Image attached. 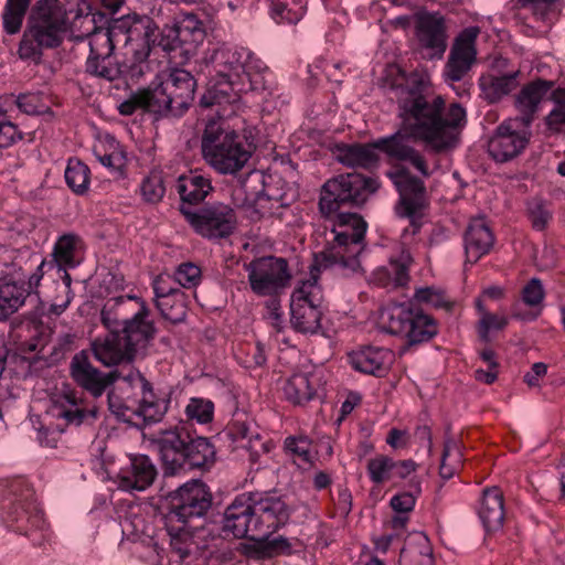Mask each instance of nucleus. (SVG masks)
Segmentation results:
<instances>
[{"label":"nucleus","instance_id":"43","mask_svg":"<svg viewBox=\"0 0 565 565\" xmlns=\"http://www.w3.org/2000/svg\"><path fill=\"white\" fill-rule=\"evenodd\" d=\"M156 307L164 320L172 324L181 323L188 313V296L182 290L174 291V294L157 300Z\"/></svg>","mask_w":565,"mask_h":565},{"label":"nucleus","instance_id":"3","mask_svg":"<svg viewBox=\"0 0 565 565\" xmlns=\"http://www.w3.org/2000/svg\"><path fill=\"white\" fill-rule=\"evenodd\" d=\"M146 301L137 296L117 297L100 313L103 324L119 337L128 359L143 354L156 337L157 328Z\"/></svg>","mask_w":565,"mask_h":565},{"label":"nucleus","instance_id":"22","mask_svg":"<svg viewBox=\"0 0 565 565\" xmlns=\"http://www.w3.org/2000/svg\"><path fill=\"white\" fill-rule=\"evenodd\" d=\"M250 492L237 495L225 509L223 531L237 539L260 536Z\"/></svg>","mask_w":565,"mask_h":565},{"label":"nucleus","instance_id":"18","mask_svg":"<svg viewBox=\"0 0 565 565\" xmlns=\"http://www.w3.org/2000/svg\"><path fill=\"white\" fill-rule=\"evenodd\" d=\"M417 52L426 61L441 60L447 50V26L439 13H423L415 25Z\"/></svg>","mask_w":565,"mask_h":565},{"label":"nucleus","instance_id":"61","mask_svg":"<svg viewBox=\"0 0 565 565\" xmlns=\"http://www.w3.org/2000/svg\"><path fill=\"white\" fill-rule=\"evenodd\" d=\"M121 531L127 536L145 534L148 529L146 520L134 509H130L120 521Z\"/></svg>","mask_w":565,"mask_h":565},{"label":"nucleus","instance_id":"59","mask_svg":"<svg viewBox=\"0 0 565 565\" xmlns=\"http://www.w3.org/2000/svg\"><path fill=\"white\" fill-rule=\"evenodd\" d=\"M174 280L184 288H192L201 281V268L193 263H183L174 271Z\"/></svg>","mask_w":565,"mask_h":565},{"label":"nucleus","instance_id":"45","mask_svg":"<svg viewBox=\"0 0 565 565\" xmlns=\"http://www.w3.org/2000/svg\"><path fill=\"white\" fill-rule=\"evenodd\" d=\"M31 1L32 0H7L2 12V23L8 34H15L21 30Z\"/></svg>","mask_w":565,"mask_h":565},{"label":"nucleus","instance_id":"36","mask_svg":"<svg viewBox=\"0 0 565 565\" xmlns=\"http://www.w3.org/2000/svg\"><path fill=\"white\" fill-rule=\"evenodd\" d=\"M478 515L487 533L502 529L505 515L503 494L497 487L483 490Z\"/></svg>","mask_w":565,"mask_h":565},{"label":"nucleus","instance_id":"44","mask_svg":"<svg viewBox=\"0 0 565 565\" xmlns=\"http://www.w3.org/2000/svg\"><path fill=\"white\" fill-rule=\"evenodd\" d=\"M93 352L96 360L106 366L117 365L124 360L130 361L120 338L115 334H113V338H107L104 341L95 340L93 342Z\"/></svg>","mask_w":565,"mask_h":565},{"label":"nucleus","instance_id":"63","mask_svg":"<svg viewBox=\"0 0 565 565\" xmlns=\"http://www.w3.org/2000/svg\"><path fill=\"white\" fill-rule=\"evenodd\" d=\"M20 110L28 115H46L51 114L49 106L41 102V97L35 94L20 95L17 99Z\"/></svg>","mask_w":565,"mask_h":565},{"label":"nucleus","instance_id":"6","mask_svg":"<svg viewBox=\"0 0 565 565\" xmlns=\"http://www.w3.org/2000/svg\"><path fill=\"white\" fill-rule=\"evenodd\" d=\"M68 30V15L61 0H36L31 7L19 45L21 58L39 60L44 50L58 47Z\"/></svg>","mask_w":565,"mask_h":565},{"label":"nucleus","instance_id":"31","mask_svg":"<svg viewBox=\"0 0 565 565\" xmlns=\"http://www.w3.org/2000/svg\"><path fill=\"white\" fill-rule=\"evenodd\" d=\"M162 85L172 102L173 116L182 115L194 98L196 79L189 71L175 68Z\"/></svg>","mask_w":565,"mask_h":565},{"label":"nucleus","instance_id":"30","mask_svg":"<svg viewBox=\"0 0 565 565\" xmlns=\"http://www.w3.org/2000/svg\"><path fill=\"white\" fill-rule=\"evenodd\" d=\"M130 463L118 475V486L126 491H145L158 477V468L147 455H131Z\"/></svg>","mask_w":565,"mask_h":565},{"label":"nucleus","instance_id":"38","mask_svg":"<svg viewBox=\"0 0 565 565\" xmlns=\"http://www.w3.org/2000/svg\"><path fill=\"white\" fill-rule=\"evenodd\" d=\"M0 262L3 267L0 281L26 282L30 275L26 270L33 265V256L28 250L6 249Z\"/></svg>","mask_w":565,"mask_h":565},{"label":"nucleus","instance_id":"24","mask_svg":"<svg viewBox=\"0 0 565 565\" xmlns=\"http://www.w3.org/2000/svg\"><path fill=\"white\" fill-rule=\"evenodd\" d=\"M150 24L151 21L149 19H138L135 20L132 23H129L128 28L126 29V44L136 41L141 35L143 36V39L139 47L134 49L132 61H130L129 63H121V65L124 66L121 77H125L132 82H137L150 72V64L148 62V56L150 54L149 41L150 36L153 33V29H151Z\"/></svg>","mask_w":565,"mask_h":565},{"label":"nucleus","instance_id":"19","mask_svg":"<svg viewBox=\"0 0 565 565\" xmlns=\"http://www.w3.org/2000/svg\"><path fill=\"white\" fill-rule=\"evenodd\" d=\"M250 493L260 536L270 535L288 522L291 509L277 491Z\"/></svg>","mask_w":565,"mask_h":565},{"label":"nucleus","instance_id":"28","mask_svg":"<svg viewBox=\"0 0 565 565\" xmlns=\"http://www.w3.org/2000/svg\"><path fill=\"white\" fill-rule=\"evenodd\" d=\"M137 109L173 116L172 102L162 83L153 88L138 89L118 106L119 113L125 116L132 115Z\"/></svg>","mask_w":565,"mask_h":565},{"label":"nucleus","instance_id":"12","mask_svg":"<svg viewBox=\"0 0 565 565\" xmlns=\"http://www.w3.org/2000/svg\"><path fill=\"white\" fill-rule=\"evenodd\" d=\"M1 519L7 527L24 535L42 526L43 513L36 504L33 489L24 480L17 479L10 484Z\"/></svg>","mask_w":565,"mask_h":565},{"label":"nucleus","instance_id":"37","mask_svg":"<svg viewBox=\"0 0 565 565\" xmlns=\"http://www.w3.org/2000/svg\"><path fill=\"white\" fill-rule=\"evenodd\" d=\"M212 105L211 107H213ZM220 107L216 117L203 119L202 141H235L238 138L236 130L230 125L227 118L235 114L238 104L216 105Z\"/></svg>","mask_w":565,"mask_h":565},{"label":"nucleus","instance_id":"16","mask_svg":"<svg viewBox=\"0 0 565 565\" xmlns=\"http://www.w3.org/2000/svg\"><path fill=\"white\" fill-rule=\"evenodd\" d=\"M250 289L257 296H271L284 289L291 278L284 258L267 256L245 265Z\"/></svg>","mask_w":565,"mask_h":565},{"label":"nucleus","instance_id":"2","mask_svg":"<svg viewBox=\"0 0 565 565\" xmlns=\"http://www.w3.org/2000/svg\"><path fill=\"white\" fill-rule=\"evenodd\" d=\"M401 125L396 134L379 138L376 141H457L466 125V110L459 104H451L443 113L444 100L412 92L399 100Z\"/></svg>","mask_w":565,"mask_h":565},{"label":"nucleus","instance_id":"47","mask_svg":"<svg viewBox=\"0 0 565 565\" xmlns=\"http://www.w3.org/2000/svg\"><path fill=\"white\" fill-rule=\"evenodd\" d=\"M107 402L109 411L122 422L131 423L134 417L142 418L138 409V401L130 399L129 396L122 398L115 392H109Z\"/></svg>","mask_w":565,"mask_h":565},{"label":"nucleus","instance_id":"49","mask_svg":"<svg viewBox=\"0 0 565 565\" xmlns=\"http://www.w3.org/2000/svg\"><path fill=\"white\" fill-rule=\"evenodd\" d=\"M285 449L292 457L294 462L298 467L311 465V441L307 437H287L285 440Z\"/></svg>","mask_w":565,"mask_h":565},{"label":"nucleus","instance_id":"52","mask_svg":"<svg viewBox=\"0 0 565 565\" xmlns=\"http://www.w3.org/2000/svg\"><path fill=\"white\" fill-rule=\"evenodd\" d=\"M460 462V452L454 438H447L444 443L443 456L439 466V475L443 479H450Z\"/></svg>","mask_w":565,"mask_h":565},{"label":"nucleus","instance_id":"64","mask_svg":"<svg viewBox=\"0 0 565 565\" xmlns=\"http://www.w3.org/2000/svg\"><path fill=\"white\" fill-rule=\"evenodd\" d=\"M518 6L529 9L534 15L541 20H545L547 15L556 10L559 0H515Z\"/></svg>","mask_w":565,"mask_h":565},{"label":"nucleus","instance_id":"7","mask_svg":"<svg viewBox=\"0 0 565 565\" xmlns=\"http://www.w3.org/2000/svg\"><path fill=\"white\" fill-rule=\"evenodd\" d=\"M332 152L337 160L348 167L371 169L379 162V152L390 158L408 162L423 177H429L426 154L419 153L408 143H334Z\"/></svg>","mask_w":565,"mask_h":565},{"label":"nucleus","instance_id":"26","mask_svg":"<svg viewBox=\"0 0 565 565\" xmlns=\"http://www.w3.org/2000/svg\"><path fill=\"white\" fill-rule=\"evenodd\" d=\"M84 248V242L79 235L75 233L63 234L54 244L52 259H42L35 269H42V278L53 269H74L83 260Z\"/></svg>","mask_w":565,"mask_h":565},{"label":"nucleus","instance_id":"23","mask_svg":"<svg viewBox=\"0 0 565 565\" xmlns=\"http://www.w3.org/2000/svg\"><path fill=\"white\" fill-rule=\"evenodd\" d=\"M206 162L222 174H234L249 160L253 143H201Z\"/></svg>","mask_w":565,"mask_h":565},{"label":"nucleus","instance_id":"40","mask_svg":"<svg viewBox=\"0 0 565 565\" xmlns=\"http://www.w3.org/2000/svg\"><path fill=\"white\" fill-rule=\"evenodd\" d=\"M177 190L181 199V204L194 207L210 194L213 190L211 180L201 175L191 173L181 175L178 179Z\"/></svg>","mask_w":565,"mask_h":565},{"label":"nucleus","instance_id":"46","mask_svg":"<svg viewBox=\"0 0 565 565\" xmlns=\"http://www.w3.org/2000/svg\"><path fill=\"white\" fill-rule=\"evenodd\" d=\"M65 181L76 194H84L89 185V169L78 159L71 158L65 170Z\"/></svg>","mask_w":565,"mask_h":565},{"label":"nucleus","instance_id":"57","mask_svg":"<svg viewBox=\"0 0 565 565\" xmlns=\"http://www.w3.org/2000/svg\"><path fill=\"white\" fill-rule=\"evenodd\" d=\"M420 493V483L419 481L412 480L411 481V491H405L398 494H395L391 499V507L396 513L407 514L413 511L416 502V497Z\"/></svg>","mask_w":565,"mask_h":565},{"label":"nucleus","instance_id":"56","mask_svg":"<svg viewBox=\"0 0 565 565\" xmlns=\"http://www.w3.org/2000/svg\"><path fill=\"white\" fill-rule=\"evenodd\" d=\"M305 14V8H288L282 0H273L270 4V17L277 22H287L295 24L301 20Z\"/></svg>","mask_w":565,"mask_h":565},{"label":"nucleus","instance_id":"54","mask_svg":"<svg viewBox=\"0 0 565 565\" xmlns=\"http://www.w3.org/2000/svg\"><path fill=\"white\" fill-rule=\"evenodd\" d=\"M185 415L189 419L196 420L199 424L211 423L214 415V404L210 399L192 397L185 407Z\"/></svg>","mask_w":565,"mask_h":565},{"label":"nucleus","instance_id":"51","mask_svg":"<svg viewBox=\"0 0 565 565\" xmlns=\"http://www.w3.org/2000/svg\"><path fill=\"white\" fill-rule=\"evenodd\" d=\"M140 191L143 200L148 203L160 202L166 193V185L163 174L161 171H151L140 185Z\"/></svg>","mask_w":565,"mask_h":565},{"label":"nucleus","instance_id":"1","mask_svg":"<svg viewBox=\"0 0 565 565\" xmlns=\"http://www.w3.org/2000/svg\"><path fill=\"white\" fill-rule=\"evenodd\" d=\"M379 189L376 178L356 172L340 174L324 183L319 210L330 223L332 237L327 239L324 250L317 257L320 267L351 271L360 267L359 255L365 247L367 223L360 214L341 209L362 206Z\"/></svg>","mask_w":565,"mask_h":565},{"label":"nucleus","instance_id":"48","mask_svg":"<svg viewBox=\"0 0 565 565\" xmlns=\"http://www.w3.org/2000/svg\"><path fill=\"white\" fill-rule=\"evenodd\" d=\"M526 216L535 231H544L553 217L550 204L540 198L526 202Z\"/></svg>","mask_w":565,"mask_h":565},{"label":"nucleus","instance_id":"32","mask_svg":"<svg viewBox=\"0 0 565 565\" xmlns=\"http://www.w3.org/2000/svg\"><path fill=\"white\" fill-rule=\"evenodd\" d=\"M393 360V351L377 347H367L350 355L353 369L377 377H382L387 373Z\"/></svg>","mask_w":565,"mask_h":565},{"label":"nucleus","instance_id":"13","mask_svg":"<svg viewBox=\"0 0 565 565\" xmlns=\"http://www.w3.org/2000/svg\"><path fill=\"white\" fill-rule=\"evenodd\" d=\"M309 279L295 288L290 300V322L301 333H317L323 315V294L318 284V275L311 270Z\"/></svg>","mask_w":565,"mask_h":565},{"label":"nucleus","instance_id":"62","mask_svg":"<svg viewBox=\"0 0 565 565\" xmlns=\"http://www.w3.org/2000/svg\"><path fill=\"white\" fill-rule=\"evenodd\" d=\"M415 299L418 302L430 305L435 308H445L449 310L451 308L450 302L446 299L443 291L437 290L433 287L419 288L415 292Z\"/></svg>","mask_w":565,"mask_h":565},{"label":"nucleus","instance_id":"27","mask_svg":"<svg viewBox=\"0 0 565 565\" xmlns=\"http://www.w3.org/2000/svg\"><path fill=\"white\" fill-rule=\"evenodd\" d=\"M42 269L30 273L26 282L0 281V320H7L25 303L31 295H39Z\"/></svg>","mask_w":565,"mask_h":565},{"label":"nucleus","instance_id":"53","mask_svg":"<svg viewBox=\"0 0 565 565\" xmlns=\"http://www.w3.org/2000/svg\"><path fill=\"white\" fill-rule=\"evenodd\" d=\"M555 103L554 109L546 117V125L551 131L565 132V89L557 88L551 93Z\"/></svg>","mask_w":565,"mask_h":565},{"label":"nucleus","instance_id":"9","mask_svg":"<svg viewBox=\"0 0 565 565\" xmlns=\"http://www.w3.org/2000/svg\"><path fill=\"white\" fill-rule=\"evenodd\" d=\"M380 323L386 332L406 340L407 345L424 343L437 332L436 321L407 303H394L382 309Z\"/></svg>","mask_w":565,"mask_h":565},{"label":"nucleus","instance_id":"14","mask_svg":"<svg viewBox=\"0 0 565 565\" xmlns=\"http://www.w3.org/2000/svg\"><path fill=\"white\" fill-rule=\"evenodd\" d=\"M179 210L195 233L209 239L226 238L236 228V212L225 203L215 202L201 207L180 204Z\"/></svg>","mask_w":565,"mask_h":565},{"label":"nucleus","instance_id":"29","mask_svg":"<svg viewBox=\"0 0 565 565\" xmlns=\"http://www.w3.org/2000/svg\"><path fill=\"white\" fill-rule=\"evenodd\" d=\"M244 417V414H234V418L227 426V435L238 444V447L248 450L250 461L256 462L262 455L270 451L271 444L264 439L257 427Z\"/></svg>","mask_w":565,"mask_h":565},{"label":"nucleus","instance_id":"41","mask_svg":"<svg viewBox=\"0 0 565 565\" xmlns=\"http://www.w3.org/2000/svg\"><path fill=\"white\" fill-rule=\"evenodd\" d=\"M164 521L166 531L170 537V557L174 563H182L191 553L193 545L192 534L199 526L190 527L189 525L172 522L169 524Z\"/></svg>","mask_w":565,"mask_h":565},{"label":"nucleus","instance_id":"17","mask_svg":"<svg viewBox=\"0 0 565 565\" xmlns=\"http://www.w3.org/2000/svg\"><path fill=\"white\" fill-rule=\"evenodd\" d=\"M204 39L202 21L194 13H186L174 26L164 31L160 45L164 51L174 53V57L190 58Z\"/></svg>","mask_w":565,"mask_h":565},{"label":"nucleus","instance_id":"11","mask_svg":"<svg viewBox=\"0 0 565 565\" xmlns=\"http://www.w3.org/2000/svg\"><path fill=\"white\" fill-rule=\"evenodd\" d=\"M386 175L399 194L395 206L396 214L409 220V226L404 230L403 236L415 235L422 226L423 210L427 206L425 184L403 166H395L386 172Z\"/></svg>","mask_w":565,"mask_h":565},{"label":"nucleus","instance_id":"50","mask_svg":"<svg viewBox=\"0 0 565 565\" xmlns=\"http://www.w3.org/2000/svg\"><path fill=\"white\" fill-rule=\"evenodd\" d=\"M393 458L386 455H377L367 461L366 470L371 481L383 484L393 479Z\"/></svg>","mask_w":565,"mask_h":565},{"label":"nucleus","instance_id":"25","mask_svg":"<svg viewBox=\"0 0 565 565\" xmlns=\"http://www.w3.org/2000/svg\"><path fill=\"white\" fill-rule=\"evenodd\" d=\"M73 381L93 397H100L116 382L117 373H103L95 367L86 351L76 353L70 364Z\"/></svg>","mask_w":565,"mask_h":565},{"label":"nucleus","instance_id":"42","mask_svg":"<svg viewBox=\"0 0 565 565\" xmlns=\"http://www.w3.org/2000/svg\"><path fill=\"white\" fill-rule=\"evenodd\" d=\"M284 393L294 404H305L311 401L317 393L313 376L307 373L294 374L285 384Z\"/></svg>","mask_w":565,"mask_h":565},{"label":"nucleus","instance_id":"60","mask_svg":"<svg viewBox=\"0 0 565 565\" xmlns=\"http://www.w3.org/2000/svg\"><path fill=\"white\" fill-rule=\"evenodd\" d=\"M508 326V318L498 316L491 312H483L480 318L477 329L481 341L489 342V333L492 330H502Z\"/></svg>","mask_w":565,"mask_h":565},{"label":"nucleus","instance_id":"33","mask_svg":"<svg viewBox=\"0 0 565 565\" xmlns=\"http://www.w3.org/2000/svg\"><path fill=\"white\" fill-rule=\"evenodd\" d=\"M412 264L413 257L411 253L402 249L398 254L390 257L387 265L374 271V281L384 288L395 289L404 287L409 281V267Z\"/></svg>","mask_w":565,"mask_h":565},{"label":"nucleus","instance_id":"35","mask_svg":"<svg viewBox=\"0 0 565 565\" xmlns=\"http://www.w3.org/2000/svg\"><path fill=\"white\" fill-rule=\"evenodd\" d=\"M494 243L493 234L483 218L472 220L465 233L467 262L475 264L488 254Z\"/></svg>","mask_w":565,"mask_h":565},{"label":"nucleus","instance_id":"10","mask_svg":"<svg viewBox=\"0 0 565 565\" xmlns=\"http://www.w3.org/2000/svg\"><path fill=\"white\" fill-rule=\"evenodd\" d=\"M212 493L207 486L200 480H193L180 486L168 495V511L163 520L189 525L202 520L212 505Z\"/></svg>","mask_w":565,"mask_h":565},{"label":"nucleus","instance_id":"58","mask_svg":"<svg viewBox=\"0 0 565 565\" xmlns=\"http://www.w3.org/2000/svg\"><path fill=\"white\" fill-rule=\"evenodd\" d=\"M524 143H486L489 156L498 163L511 161L524 150Z\"/></svg>","mask_w":565,"mask_h":565},{"label":"nucleus","instance_id":"39","mask_svg":"<svg viewBox=\"0 0 565 565\" xmlns=\"http://www.w3.org/2000/svg\"><path fill=\"white\" fill-rule=\"evenodd\" d=\"M518 71L500 76L482 74L479 78L481 96L491 104L498 103L518 87Z\"/></svg>","mask_w":565,"mask_h":565},{"label":"nucleus","instance_id":"21","mask_svg":"<svg viewBox=\"0 0 565 565\" xmlns=\"http://www.w3.org/2000/svg\"><path fill=\"white\" fill-rule=\"evenodd\" d=\"M97 411L98 409L96 407L89 409L84 408L82 406V401L77 397L74 391H67L57 395L53 399L52 405L47 411V415L53 418L63 419L65 424L63 426L57 424L55 428L47 427L44 431H40L39 439L41 444H44L47 447H55L56 439L52 438L44 440V434H47L50 430H57L61 434L67 425H81L87 417L95 418Z\"/></svg>","mask_w":565,"mask_h":565},{"label":"nucleus","instance_id":"8","mask_svg":"<svg viewBox=\"0 0 565 565\" xmlns=\"http://www.w3.org/2000/svg\"><path fill=\"white\" fill-rule=\"evenodd\" d=\"M129 20L115 21L109 28L95 29L88 35L89 55L85 63L87 74L108 82L121 78L124 66L117 61L115 42L127 36Z\"/></svg>","mask_w":565,"mask_h":565},{"label":"nucleus","instance_id":"15","mask_svg":"<svg viewBox=\"0 0 565 565\" xmlns=\"http://www.w3.org/2000/svg\"><path fill=\"white\" fill-rule=\"evenodd\" d=\"M480 32L479 26L470 25L455 36L443 71L446 83L462 82L469 76L477 63V40Z\"/></svg>","mask_w":565,"mask_h":565},{"label":"nucleus","instance_id":"34","mask_svg":"<svg viewBox=\"0 0 565 565\" xmlns=\"http://www.w3.org/2000/svg\"><path fill=\"white\" fill-rule=\"evenodd\" d=\"M554 83L537 79L525 85L515 97V107L520 113L523 126H529L544 97L550 93Z\"/></svg>","mask_w":565,"mask_h":565},{"label":"nucleus","instance_id":"5","mask_svg":"<svg viewBox=\"0 0 565 565\" xmlns=\"http://www.w3.org/2000/svg\"><path fill=\"white\" fill-rule=\"evenodd\" d=\"M209 75L214 76L207 84L205 94L200 99L202 107L209 108L212 105H235L241 100V93L244 90V83H239L242 74L249 83L253 90L264 89V77L258 74H250V66L245 67L236 52L226 49L214 50L211 55L205 56Z\"/></svg>","mask_w":565,"mask_h":565},{"label":"nucleus","instance_id":"4","mask_svg":"<svg viewBox=\"0 0 565 565\" xmlns=\"http://www.w3.org/2000/svg\"><path fill=\"white\" fill-rule=\"evenodd\" d=\"M164 475L209 470L215 462V448L209 438L191 433L185 426L159 430L154 438Z\"/></svg>","mask_w":565,"mask_h":565},{"label":"nucleus","instance_id":"20","mask_svg":"<svg viewBox=\"0 0 565 565\" xmlns=\"http://www.w3.org/2000/svg\"><path fill=\"white\" fill-rule=\"evenodd\" d=\"M109 373L119 374L116 381L121 380L124 385L136 391L135 395H140L138 409L145 423H154L161 419L167 412V403L154 395L151 384L139 371L128 366Z\"/></svg>","mask_w":565,"mask_h":565},{"label":"nucleus","instance_id":"55","mask_svg":"<svg viewBox=\"0 0 565 565\" xmlns=\"http://www.w3.org/2000/svg\"><path fill=\"white\" fill-rule=\"evenodd\" d=\"M94 154L97 160L109 170L122 174L127 164V157L124 150L113 149L108 151L106 149L100 150L98 147H94Z\"/></svg>","mask_w":565,"mask_h":565}]
</instances>
